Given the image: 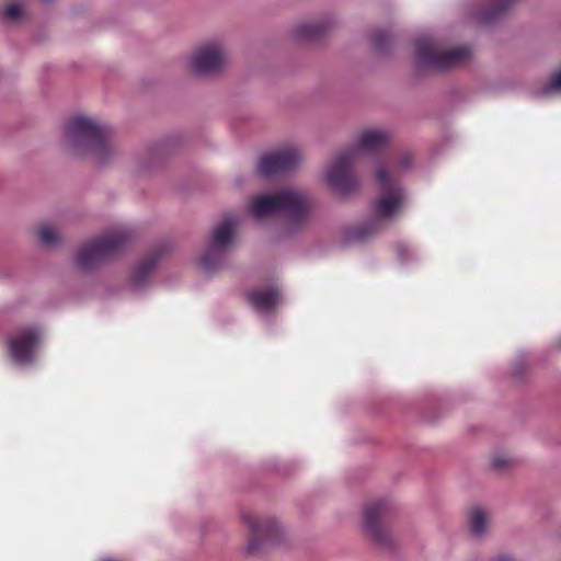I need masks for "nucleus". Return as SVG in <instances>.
Instances as JSON below:
<instances>
[{
  "instance_id": "f257e3e1",
  "label": "nucleus",
  "mask_w": 561,
  "mask_h": 561,
  "mask_svg": "<svg viewBox=\"0 0 561 561\" xmlns=\"http://www.w3.org/2000/svg\"><path fill=\"white\" fill-rule=\"evenodd\" d=\"M411 157L404 154L390 168L379 167L375 173V180L379 188V195L371 206V218L366 224L352 231L351 238L364 241L378 232L383 226L396 220L402 213L407 203V193L399 183V172L411 164Z\"/></svg>"
},
{
  "instance_id": "f03ea898",
  "label": "nucleus",
  "mask_w": 561,
  "mask_h": 561,
  "mask_svg": "<svg viewBox=\"0 0 561 561\" xmlns=\"http://www.w3.org/2000/svg\"><path fill=\"white\" fill-rule=\"evenodd\" d=\"M389 134L382 129L365 130L358 141L341 152L327 168L325 180L337 193L346 194L357 186L353 165L366 156L380 153L389 144Z\"/></svg>"
},
{
  "instance_id": "7ed1b4c3",
  "label": "nucleus",
  "mask_w": 561,
  "mask_h": 561,
  "mask_svg": "<svg viewBox=\"0 0 561 561\" xmlns=\"http://www.w3.org/2000/svg\"><path fill=\"white\" fill-rule=\"evenodd\" d=\"M67 146L79 156L89 157L99 164L114 153L115 146L110 128L95 117L77 115L66 126Z\"/></svg>"
},
{
  "instance_id": "20e7f679",
  "label": "nucleus",
  "mask_w": 561,
  "mask_h": 561,
  "mask_svg": "<svg viewBox=\"0 0 561 561\" xmlns=\"http://www.w3.org/2000/svg\"><path fill=\"white\" fill-rule=\"evenodd\" d=\"M310 209L309 199L304 193L288 188L253 196L248 206V213L255 220L284 214L296 222L305 221Z\"/></svg>"
},
{
  "instance_id": "39448f33",
  "label": "nucleus",
  "mask_w": 561,
  "mask_h": 561,
  "mask_svg": "<svg viewBox=\"0 0 561 561\" xmlns=\"http://www.w3.org/2000/svg\"><path fill=\"white\" fill-rule=\"evenodd\" d=\"M238 225V218L228 215L213 228L207 248L198 259V265L205 273H213L225 265L227 253L236 242Z\"/></svg>"
},
{
  "instance_id": "423d86ee",
  "label": "nucleus",
  "mask_w": 561,
  "mask_h": 561,
  "mask_svg": "<svg viewBox=\"0 0 561 561\" xmlns=\"http://www.w3.org/2000/svg\"><path fill=\"white\" fill-rule=\"evenodd\" d=\"M128 241L129 237L123 230L92 239L79 248L75 256V264L83 272L92 271L105 260L123 251Z\"/></svg>"
},
{
  "instance_id": "0eeeda50",
  "label": "nucleus",
  "mask_w": 561,
  "mask_h": 561,
  "mask_svg": "<svg viewBox=\"0 0 561 561\" xmlns=\"http://www.w3.org/2000/svg\"><path fill=\"white\" fill-rule=\"evenodd\" d=\"M416 64L420 68L445 71L465 64L470 58L468 47L443 49L433 39H419L415 45Z\"/></svg>"
},
{
  "instance_id": "6e6552de",
  "label": "nucleus",
  "mask_w": 561,
  "mask_h": 561,
  "mask_svg": "<svg viewBox=\"0 0 561 561\" xmlns=\"http://www.w3.org/2000/svg\"><path fill=\"white\" fill-rule=\"evenodd\" d=\"M241 519L250 531L245 546V551L250 554L262 551L268 545L278 543L283 537L284 527L274 517L243 512Z\"/></svg>"
},
{
  "instance_id": "1a4fd4ad",
  "label": "nucleus",
  "mask_w": 561,
  "mask_h": 561,
  "mask_svg": "<svg viewBox=\"0 0 561 561\" xmlns=\"http://www.w3.org/2000/svg\"><path fill=\"white\" fill-rule=\"evenodd\" d=\"M301 152L297 147L289 146L264 154L257 165L259 173L264 178L290 170L301 161Z\"/></svg>"
},
{
  "instance_id": "9d476101",
  "label": "nucleus",
  "mask_w": 561,
  "mask_h": 561,
  "mask_svg": "<svg viewBox=\"0 0 561 561\" xmlns=\"http://www.w3.org/2000/svg\"><path fill=\"white\" fill-rule=\"evenodd\" d=\"M226 64L224 47L210 43L197 48L190 58V66L198 75L208 76L218 72Z\"/></svg>"
},
{
  "instance_id": "9b49d317",
  "label": "nucleus",
  "mask_w": 561,
  "mask_h": 561,
  "mask_svg": "<svg viewBox=\"0 0 561 561\" xmlns=\"http://www.w3.org/2000/svg\"><path fill=\"white\" fill-rule=\"evenodd\" d=\"M392 510L390 501L376 500L364 508V527L369 536L379 545L389 542V534L383 527V517Z\"/></svg>"
},
{
  "instance_id": "f8f14e48",
  "label": "nucleus",
  "mask_w": 561,
  "mask_h": 561,
  "mask_svg": "<svg viewBox=\"0 0 561 561\" xmlns=\"http://www.w3.org/2000/svg\"><path fill=\"white\" fill-rule=\"evenodd\" d=\"M42 339L37 329H26L14 335L9 341L12 358L19 365L31 364L35 356V350Z\"/></svg>"
},
{
  "instance_id": "ddd939ff",
  "label": "nucleus",
  "mask_w": 561,
  "mask_h": 561,
  "mask_svg": "<svg viewBox=\"0 0 561 561\" xmlns=\"http://www.w3.org/2000/svg\"><path fill=\"white\" fill-rule=\"evenodd\" d=\"M492 512L484 506L473 505L467 512V530L474 540H484L491 534Z\"/></svg>"
},
{
  "instance_id": "4468645a",
  "label": "nucleus",
  "mask_w": 561,
  "mask_h": 561,
  "mask_svg": "<svg viewBox=\"0 0 561 561\" xmlns=\"http://www.w3.org/2000/svg\"><path fill=\"white\" fill-rule=\"evenodd\" d=\"M280 299V294L275 287L255 290L250 295L253 307L262 314L272 312Z\"/></svg>"
},
{
  "instance_id": "2eb2a0df",
  "label": "nucleus",
  "mask_w": 561,
  "mask_h": 561,
  "mask_svg": "<svg viewBox=\"0 0 561 561\" xmlns=\"http://www.w3.org/2000/svg\"><path fill=\"white\" fill-rule=\"evenodd\" d=\"M332 26L331 20L312 21L298 25L295 34L299 39L313 41L323 36Z\"/></svg>"
},
{
  "instance_id": "dca6fc26",
  "label": "nucleus",
  "mask_w": 561,
  "mask_h": 561,
  "mask_svg": "<svg viewBox=\"0 0 561 561\" xmlns=\"http://www.w3.org/2000/svg\"><path fill=\"white\" fill-rule=\"evenodd\" d=\"M158 260L159 256L154 254L145 259L135 267L130 278V284L134 289H142L147 284H149L151 272Z\"/></svg>"
},
{
  "instance_id": "f3484780",
  "label": "nucleus",
  "mask_w": 561,
  "mask_h": 561,
  "mask_svg": "<svg viewBox=\"0 0 561 561\" xmlns=\"http://www.w3.org/2000/svg\"><path fill=\"white\" fill-rule=\"evenodd\" d=\"M516 1L517 0H488L489 7L480 14L481 22L490 23L497 20L506 13Z\"/></svg>"
},
{
  "instance_id": "a211bd4d",
  "label": "nucleus",
  "mask_w": 561,
  "mask_h": 561,
  "mask_svg": "<svg viewBox=\"0 0 561 561\" xmlns=\"http://www.w3.org/2000/svg\"><path fill=\"white\" fill-rule=\"evenodd\" d=\"M39 241L46 247H55L59 244L61 238L58 231L48 224H43L37 230Z\"/></svg>"
},
{
  "instance_id": "6ab92c4d",
  "label": "nucleus",
  "mask_w": 561,
  "mask_h": 561,
  "mask_svg": "<svg viewBox=\"0 0 561 561\" xmlns=\"http://www.w3.org/2000/svg\"><path fill=\"white\" fill-rule=\"evenodd\" d=\"M540 93L543 95L561 93V69L550 77L549 81L541 88Z\"/></svg>"
},
{
  "instance_id": "aec40b11",
  "label": "nucleus",
  "mask_w": 561,
  "mask_h": 561,
  "mask_svg": "<svg viewBox=\"0 0 561 561\" xmlns=\"http://www.w3.org/2000/svg\"><path fill=\"white\" fill-rule=\"evenodd\" d=\"M24 15V10L21 3L13 2L7 5L2 12V19L5 21H18Z\"/></svg>"
},
{
  "instance_id": "412c9836",
  "label": "nucleus",
  "mask_w": 561,
  "mask_h": 561,
  "mask_svg": "<svg viewBox=\"0 0 561 561\" xmlns=\"http://www.w3.org/2000/svg\"><path fill=\"white\" fill-rule=\"evenodd\" d=\"M371 41L376 49L382 50L390 42V34L386 31H378L373 34Z\"/></svg>"
},
{
  "instance_id": "4be33fe9",
  "label": "nucleus",
  "mask_w": 561,
  "mask_h": 561,
  "mask_svg": "<svg viewBox=\"0 0 561 561\" xmlns=\"http://www.w3.org/2000/svg\"><path fill=\"white\" fill-rule=\"evenodd\" d=\"M513 462V460L505 456V455H497L493 458V467L499 469V470H502V469H505L507 467L511 466V463Z\"/></svg>"
},
{
  "instance_id": "5701e85b",
  "label": "nucleus",
  "mask_w": 561,
  "mask_h": 561,
  "mask_svg": "<svg viewBox=\"0 0 561 561\" xmlns=\"http://www.w3.org/2000/svg\"><path fill=\"white\" fill-rule=\"evenodd\" d=\"M492 561H514V560L507 554H500L496 558H494Z\"/></svg>"
},
{
  "instance_id": "b1692460",
  "label": "nucleus",
  "mask_w": 561,
  "mask_h": 561,
  "mask_svg": "<svg viewBox=\"0 0 561 561\" xmlns=\"http://www.w3.org/2000/svg\"><path fill=\"white\" fill-rule=\"evenodd\" d=\"M559 343H560V345H561V339H560V342H559Z\"/></svg>"
}]
</instances>
